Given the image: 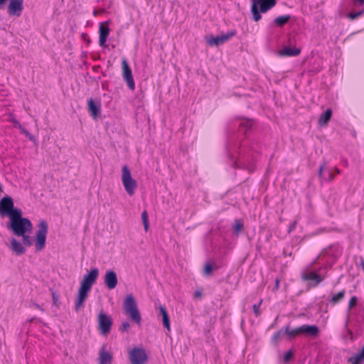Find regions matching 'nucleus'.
<instances>
[{
    "label": "nucleus",
    "mask_w": 364,
    "mask_h": 364,
    "mask_svg": "<svg viewBox=\"0 0 364 364\" xmlns=\"http://www.w3.org/2000/svg\"><path fill=\"white\" fill-rule=\"evenodd\" d=\"M228 151H234L237 154V159L233 162L234 167L251 170L256 160V154L259 153L260 146L254 139L247 138L230 140L228 145Z\"/></svg>",
    "instance_id": "nucleus-1"
},
{
    "label": "nucleus",
    "mask_w": 364,
    "mask_h": 364,
    "mask_svg": "<svg viewBox=\"0 0 364 364\" xmlns=\"http://www.w3.org/2000/svg\"><path fill=\"white\" fill-rule=\"evenodd\" d=\"M32 227L31 220L22 216L21 210L14 213L13 216L9 218V223L7 225V228L18 237L24 233L31 232Z\"/></svg>",
    "instance_id": "nucleus-2"
},
{
    "label": "nucleus",
    "mask_w": 364,
    "mask_h": 364,
    "mask_svg": "<svg viewBox=\"0 0 364 364\" xmlns=\"http://www.w3.org/2000/svg\"><path fill=\"white\" fill-rule=\"evenodd\" d=\"M251 13L252 18L257 22L262 18L261 13H266L274 7L277 0H251Z\"/></svg>",
    "instance_id": "nucleus-3"
},
{
    "label": "nucleus",
    "mask_w": 364,
    "mask_h": 364,
    "mask_svg": "<svg viewBox=\"0 0 364 364\" xmlns=\"http://www.w3.org/2000/svg\"><path fill=\"white\" fill-rule=\"evenodd\" d=\"M124 309L132 320L136 323H140L141 321V314L137 308V304L132 294L127 295L124 301Z\"/></svg>",
    "instance_id": "nucleus-4"
},
{
    "label": "nucleus",
    "mask_w": 364,
    "mask_h": 364,
    "mask_svg": "<svg viewBox=\"0 0 364 364\" xmlns=\"http://www.w3.org/2000/svg\"><path fill=\"white\" fill-rule=\"evenodd\" d=\"M20 210L21 209L14 207V200L11 196H5L0 200L1 216H7L10 218L15 212Z\"/></svg>",
    "instance_id": "nucleus-5"
},
{
    "label": "nucleus",
    "mask_w": 364,
    "mask_h": 364,
    "mask_svg": "<svg viewBox=\"0 0 364 364\" xmlns=\"http://www.w3.org/2000/svg\"><path fill=\"white\" fill-rule=\"evenodd\" d=\"M122 183L124 189L129 196H132L137 188L136 181L132 178L129 167L127 165L122 167Z\"/></svg>",
    "instance_id": "nucleus-6"
},
{
    "label": "nucleus",
    "mask_w": 364,
    "mask_h": 364,
    "mask_svg": "<svg viewBox=\"0 0 364 364\" xmlns=\"http://www.w3.org/2000/svg\"><path fill=\"white\" fill-rule=\"evenodd\" d=\"M98 330L102 335H107L111 331L113 324L112 318L103 310H101L97 316Z\"/></svg>",
    "instance_id": "nucleus-7"
},
{
    "label": "nucleus",
    "mask_w": 364,
    "mask_h": 364,
    "mask_svg": "<svg viewBox=\"0 0 364 364\" xmlns=\"http://www.w3.org/2000/svg\"><path fill=\"white\" fill-rule=\"evenodd\" d=\"M129 359L132 364H146L149 356L144 348L134 347L129 352Z\"/></svg>",
    "instance_id": "nucleus-8"
},
{
    "label": "nucleus",
    "mask_w": 364,
    "mask_h": 364,
    "mask_svg": "<svg viewBox=\"0 0 364 364\" xmlns=\"http://www.w3.org/2000/svg\"><path fill=\"white\" fill-rule=\"evenodd\" d=\"M38 230L36 232V248L37 250H41L46 245V236L48 233V224L45 220H41L38 225Z\"/></svg>",
    "instance_id": "nucleus-9"
},
{
    "label": "nucleus",
    "mask_w": 364,
    "mask_h": 364,
    "mask_svg": "<svg viewBox=\"0 0 364 364\" xmlns=\"http://www.w3.org/2000/svg\"><path fill=\"white\" fill-rule=\"evenodd\" d=\"M236 33L237 31L235 30H230L227 33L220 36H206L205 40L210 46H218L228 41L232 37L235 36Z\"/></svg>",
    "instance_id": "nucleus-10"
},
{
    "label": "nucleus",
    "mask_w": 364,
    "mask_h": 364,
    "mask_svg": "<svg viewBox=\"0 0 364 364\" xmlns=\"http://www.w3.org/2000/svg\"><path fill=\"white\" fill-rule=\"evenodd\" d=\"M99 275V270L97 267L92 268L88 274H85L80 282V287L90 291L92 286L95 283Z\"/></svg>",
    "instance_id": "nucleus-11"
},
{
    "label": "nucleus",
    "mask_w": 364,
    "mask_h": 364,
    "mask_svg": "<svg viewBox=\"0 0 364 364\" xmlns=\"http://www.w3.org/2000/svg\"><path fill=\"white\" fill-rule=\"evenodd\" d=\"M122 77L126 81L127 87L131 90H134L135 89V83L132 75V70L128 64V62L126 58H123L122 61Z\"/></svg>",
    "instance_id": "nucleus-12"
},
{
    "label": "nucleus",
    "mask_w": 364,
    "mask_h": 364,
    "mask_svg": "<svg viewBox=\"0 0 364 364\" xmlns=\"http://www.w3.org/2000/svg\"><path fill=\"white\" fill-rule=\"evenodd\" d=\"M299 335H304L307 337L313 338H317L319 335L320 330L316 325L304 324L298 327Z\"/></svg>",
    "instance_id": "nucleus-13"
},
{
    "label": "nucleus",
    "mask_w": 364,
    "mask_h": 364,
    "mask_svg": "<svg viewBox=\"0 0 364 364\" xmlns=\"http://www.w3.org/2000/svg\"><path fill=\"white\" fill-rule=\"evenodd\" d=\"M110 21H107L105 22H102L100 23L99 27V45L103 48H107V45L106 44V41L108 36L110 33V28L109 27V24Z\"/></svg>",
    "instance_id": "nucleus-14"
},
{
    "label": "nucleus",
    "mask_w": 364,
    "mask_h": 364,
    "mask_svg": "<svg viewBox=\"0 0 364 364\" xmlns=\"http://www.w3.org/2000/svg\"><path fill=\"white\" fill-rule=\"evenodd\" d=\"M8 122L12 123L14 126L16 128H18L22 134H23L28 139L34 143L35 144H37V140L34 135L31 134L26 128H24L21 123L16 119L14 114L10 113L9 114V119Z\"/></svg>",
    "instance_id": "nucleus-15"
},
{
    "label": "nucleus",
    "mask_w": 364,
    "mask_h": 364,
    "mask_svg": "<svg viewBox=\"0 0 364 364\" xmlns=\"http://www.w3.org/2000/svg\"><path fill=\"white\" fill-rule=\"evenodd\" d=\"M104 283L107 289H114L118 283L117 273L112 269H108L104 277Z\"/></svg>",
    "instance_id": "nucleus-16"
},
{
    "label": "nucleus",
    "mask_w": 364,
    "mask_h": 364,
    "mask_svg": "<svg viewBox=\"0 0 364 364\" xmlns=\"http://www.w3.org/2000/svg\"><path fill=\"white\" fill-rule=\"evenodd\" d=\"M87 110L91 117L96 119L101 112V103L100 100H95L92 98L87 100Z\"/></svg>",
    "instance_id": "nucleus-17"
},
{
    "label": "nucleus",
    "mask_w": 364,
    "mask_h": 364,
    "mask_svg": "<svg viewBox=\"0 0 364 364\" xmlns=\"http://www.w3.org/2000/svg\"><path fill=\"white\" fill-rule=\"evenodd\" d=\"M23 0H9L8 13L10 15L20 16L23 9Z\"/></svg>",
    "instance_id": "nucleus-18"
},
{
    "label": "nucleus",
    "mask_w": 364,
    "mask_h": 364,
    "mask_svg": "<svg viewBox=\"0 0 364 364\" xmlns=\"http://www.w3.org/2000/svg\"><path fill=\"white\" fill-rule=\"evenodd\" d=\"M89 291H87V289L79 287L77 297L75 304V311L77 312L80 309V308L84 306V303L88 296Z\"/></svg>",
    "instance_id": "nucleus-19"
},
{
    "label": "nucleus",
    "mask_w": 364,
    "mask_h": 364,
    "mask_svg": "<svg viewBox=\"0 0 364 364\" xmlns=\"http://www.w3.org/2000/svg\"><path fill=\"white\" fill-rule=\"evenodd\" d=\"M89 291H87V289L79 287L77 297L75 304V311L77 312L80 309V308L84 306V303L88 296Z\"/></svg>",
    "instance_id": "nucleus-20"
},
{
    "label": "nucleus",
    "mask_w": 364,
    "mask_h": 364,
    "mask_svg": "<svg viewBox=\"0 0 364 364\" xmlns=\"http://www.w3.org/2000/svg\"><path fill=\"white\" fill-rule=\"evenodd\" d=\"M89 291H87V289L79 287L77 297L75 304V311L77 312L80 309V308L84 306V303L88 296Z\"/></svg>",
    "instance_id": "nucleus-21"
},
{
    "label": "nucleus",
    "mask_w": 364,
    "mask_h": 364,
    "mask_svg": "<svg viewBox=\"0 0 364 364\" xmlns=\"http://www.w3.org/2000/svg\"><path fill=\"white\" fill-rule=\"evenodd\" d=\"M253 121L250 119H243L237 122L239 134H247L251 130Z\"/></svg>",
    "instance_id": "nucleus-22"
},
{
    "label": "nucleus",
    "mask_w": 364,
    "mask_h": 364,
    "mask_svg": "<svg viewBox=\"0 0 364 364\" xmlns=\"http://www.w3.org/2000/svg\"><path fill=\"white\" fill-rule=\"evenodd\" d=\"M105 348L106 346L103 345L99 351V364H110L112 362V355Z\"/></svg>",
    "instance_id": "nucleus-23"
},
{
    "label": "nucleus",
    "mask_w": 364,
    "mask_h": 364,
    "mask_svg": "<svg viewBox=\"0 0 364 364\" xmlns=\"http://www.w3.org/2000/svg\"><path fill=\"white\" fill-rule=\"evenodd\" d=\"M300 53L301 48L296 47H284L282 49L278 51V55L281 57H294L299 55Z\"/></svg>",
    "instance_id": "nucleus-24"
},
{
    "label": "nucleus",
    "mask_w": 364,
    "mask_h": 364,
    "mask_svg": "<svg viewBox=\"0 0 364 364\" xmlns=\"http://www.w3.org/2000/svg\"><path fill=\"white\" fill-rule=\"evenodd\" d=\"M301 278L304 281H314L315 283L313 285L316 287L320 282H321L324 278L316 272H304L301 275Z\"/></svg>",
    "instance_id": "nucleus-25"
},
{
    "label": "nucleus",
    "mask_w": 364,
    "mask_h": 364,
    "mask_svg": "<svg viewBox=\"0 0 364 364\" xmlns=\"http://www.w3.org/2000/svg\"><path fill=\"white\" fill-rule=\"evenodd\" d=\"M11 246L12 251L15 252L16 255H21L26 251L23 245L15 238H12L11 241Z\"/></svg>",
    "instance_id": "nucleus-26"
},
{
    "label": "nucleus",
    "mask_w": 364,
    "mask_h": 364,
    "mask_svg": "<svg viewBox=\"0 0 364 364\" xmlns=\"http://www.w3.org/2000/svg\"><path fill=\"white\" fill-rule=\"evenodd\" d=\"M159 315L161 316V321L164 327L168 331H170L171 323L169 316L166 308L163 306H160L159 307Z\"/></svg>",
    "instance_id": "nucleus-27"
},
{
    "label": "nucleus",
    "mask_w": 364,
    "mask_h": 364,
    "mask_svg": "<svg viewBox=\"0 0 364 364\" xmlns=\"http://www.w3.org/2000/svg\"><path fill=\"white\" fill-rule=\"evenodd\" d=\"M350 364H363L364 363V346L360 351L348 359Z\"/></svg>",
    "instance_id": "nucleus-28"
},
{
    "label": "nucleus",
    "mask_w": 364,
    "mask_h": 364,
    "mask_svg": "<svg viewBox=\"0 0 364 364\" xmlns=\"http://www.w3.org/2000/svg\"><path fill=\"white\" fill-rule=\"evenodd\" d=\"M332 117V110L328 108L323 113H322L318 119V124L321 127L328 124Z\"/></svg>",
    "instance_id": "nucleus-29"
},
{
    "label": "nucleus",
    "mask_w": 364,
    "mask_h": 364,
    "mask_svg": "<svg viewBox=\"0 0 364 364\" xmlns=\"http://www.w3.org/2000/svg\"><path fill=\"white\" fill-rule=\"evenodd\" d=\"M290 19H291V16L289 14L279 16L274 18V24L277 27L282 28L285 24H287Z\"/></svg>",
    "instance_id": "nucleus-30"
},
{
    "label": "nucleus",
    "mask_w": 364,
    "mask_h": 364,
    "mask_svg": "<svg viewBox=\"0 0 364 364\" xmlns=\"http://www.w3.org/2000/svg\"><path fill=\"white\" fill-rule=\"evenodd\" d=\"M345 294L346 291L344 289L338 292L337 294H333L330 299V303L332 305H336L343 299Z\"/></svg>",
    "instance_id": "nucleus-31"
},
{
    "label": "nucleus",
    "mask_w": 364,
    "mask_h": 364,
    "mask_svg": "<svg viewBox=\"0 0 364 364\" xmlns=\"http://www.w3.org/2000/svg\"><path fill=\"white\" fill-rule=\"evenodd\" d=\"M284 329V334H286L289 338H295L299 335V332L298 331V327L295 328H291L289 325L285 326Z\"/></svg>",
    "instance_id": "nucleus-32"
},
{
    "label": "nucleus",
    "mask_w": 364,
    "mask_h": 364,
    "mask_svg": "<svg viewBox=\"0 0 364 364\" xmlns=\"http://www.w3.org/2000/svg\"><path fill=\"white\" fill-rule=\"evenodd\" d=\"M234 232L238 235L244 228V223L241 219H235L232 227Z\"/></svg>",
    "instance_id": "nucleus-33"
},
{
    "label": "nucleus",
    "mask_w": 364,
    "mask_h": 364,
    "mask_svg": "<svg viewBox=\"0 0 364 364\" xmlns=\"http://www.w3.org/2000/svg\"><path fill=\"white\" fill-rule=\"evenodd\" d=\"M141 219L143 222V225L144 227L145 231H148L149 228V215L146 210H144L141 213Z\"/></svg>",
    "instance_id": "nucleus-34"
},
{
    "label": "nucleus",
    "mask_w": 364,
    "mask_h": 364,
    "mask_svg": "<svg viewBox=\"0 0 364 364\" xmlns=\"http://www.w3.org/2000/svg\"><path fill=\"white\" fill-rule=\"evenodd\" d=\"M284 334V329L282 328L275 332L272 337V343H276L277 341Z\"/></svg>",
    "instance_id": "nucleus-35"
},
{
    "label": "nucleus",
    "mask_w": 364,
    "mask_h": 364,
    "mask_svg": "<svg viewBox=\"0 0 364 364\" xmlns=\"http://www.w3.org/2000/svg\"><path fill=\"white\" fill-rule=\"evenodd\" d=\"M23 237V244L26 246L31 247L33 245L32 238L26 233H24L23 235H20Z\"/></svg>",
    "instance_id": "nucleus-36"
},
{
    "label": "nucleus",
    "mask_w": 364,
    "mask_h": 364,
    "mask_svg": "<svg viewBox=\"0 0 364 364\" xmlns=\"http://www.w3.org/2000/svg\"><path fill=\"white\" fill-rule=\"evenodd\" d=\"M326 169V163L321 164L318 168V175L321 180L326 181L327 178L324 177L323 171Z\"/></svg>",
    "instance_id": "nucleus-37"
},
{
    "label": "nucleus",
    "mask_w": 364,
    "mask_h": 364,
    "mask_svg": "<svg viewBox=\"0 0 364 364\" xmlns=\"http://www.w3.org/2000/svg\"><path fill=\"white\" fill-rule=\"evenodd\" d=\"M213 270V267L211 263L207 262L204 266L203 272L205 275H209L212 273Z\"/></svg>",
    "instance_id": "nucleus-38"
},
{
    "label": "nucleus",
    "mask_w": 364,
    "mask_h": 364,
    "mask_svg": "<svg viewBox=\"0 0 364 364\" xmlns=\"http://www.w3.org/2000/svg\"><path fill=\"white\" fill-rule=\"evenodd\" d=\"M364 13V10H361L356 12H350L348 14V16L350 20H355L358 17H359L361 14Z\"/></svg>",
    "instance_id": "nucleus-39"
},
{
    "label": "nucleus",
    "mask_w": 364,
    "mask_h": 364,
    "mask_svg": "<svg viewBox=\"0 0 364 364\" xmlns=\"http://www.w3.org/2000/svg\"><path fill=\"white\" fill-rule=\"evenodd\" d=\"M52 299H53V304L58 307L59 306V296L58 293L55 291H53L52 293Z\"/></svg>",
    "instance_id": "nucleus-40"
},
{
    "label": "nucleus",
    "mask_w": 364,
    "mask_h": 364,
    "mask_svg": "<svg viewBox=\"0 0 364 364\" xmlns=\"http://www.w3.org/2000/svg\"><path fill=\"white\" fill-rule=\"evenodd\" d=\"M262 303V300H260L258 304H255L252 306L254 313L257 317L260 315L259 307H260Z\"/></svg>",
    "instance_id": "nucleus-41"
},
{
    "label": "nucleus",
    "mask_w": 364,
    "mask_h": 364,
    "mask_svg": "<svg viewBox=\"0 0 364 364\" xmlns=\"http://www.w3.org/2000/svg\"><path fill=\"white\" fill-rule=\"evenodd\" d=\"M293 353L291 350H289L285 353L283 357V360L284 363H288L292 358Z\"/></svg>",
    "instance_id": "nucleus-42"
},
{
    "label": "nucleus",
    "mask_w": 364,
    "mask_h": 364,
    "mask_svg": "<svg viewBox=\"0 0 364 364\" xmlns=\"http://www.w3.org/2000/svg\"><path fill=\"white\" fill-rule=\"evenodd\" d=\"M129 326L130 325L128 321L122 322L121 326L119 328V331L122 332L128 331Z\"/></svg>",
    "instance_id": "nucleus-43"
},
{
    "label": "nucleus",
    "mask_w": 364,
    "mask_h": 364,
    "mask_svg": "<svg viewBox=\"0 0 364 364\" xmlns=\"http://www.w3.org/2000/svg\"><path fill=\"white\" fill-rule=\"evenodd\" d=\"M358 299L356 296H352L348 302V311L352 309L357 303Z\"/></svg>",
    "instance_id": "nucleus-44"
},
{
    "label": "nucleus",
    "mask_w": 364,
    "mask_h": 364,
    "mask_svg": "<svg viewBox=\"0 0 364 364\" xmlns=\"http://www.w3.org/2000/svg\"><path fill=\"white\" fill-rule=\"evenodd\" d=\"M349 314L347 315L346 316V322H345V328H346L347 330V332L348 334L350 335H352L353 334V332L351 330H350L348 326V323H349Z\"/></svg>",
    "instance_id": "nucleus-45"
},
{
    "label": "nucleus",
    "mask_w": 364,
    "mask_h": 364,
    "mask_svg": "<svg viewBox=\"0 0 364 364\" xmlns=\"http://www.w3.org/2000/svg\"><path fill=\"white\" fill-rule=\"evenodd\" d=\"M359 316L357 318V321L358 323H364V315H363V310H359Z\"/></svg>",
    "instance_id": "nucleus-46"
},
{
    "label": "nucleus",
    "mask_w": 364,
    "mask_h": 364,
    "mask_svg": "<svg viewBox=\"0 0 364 364\" xmlns=\"http://www.w3.org/2000/svg\"><path fill=\"white\" fill-rule=\"evenodd\" d=\"M296 225V221L294 220L289 227V230H288L289 232H291V231H293L295 229Z\"/></svg>",
    "instance_id": "nucleus-47"
},
{
    "label": "nucleus",
    "mask_w": 364,
    "mask_h": 364,
    "mask_svg": "<svg viewBox=\"0 0 364 364\" xmlns=\"http://www.w3.org/2000/svg\"><path fill=\"white\" fill-rule=\"evenodd\" d=\"M353 4L355 6H362L364 4V0H353Z\"/></svg>",
    "instance_id": "nucleus-48"
},
{
    "label": "nucleus",
    "mask_w": 364,
    "mask_h": 364,
    "mask_svg": "<svg viewBox=\"0 0 364 364\" xmlns=\"http://www.w3.org/2000/svg\"><path fill=\"white\" fill-rule=\"evenodd\" d=\"M104 12H105V9H102V10H101V11H97V10H96V9H94V11H93V12H92V14H93V16H98L99 14H102V13H104Z\"/></svg>",
    "instance_id": "nucleus-49"
},
{
    "label": "nucleus",
    "mask_w": 364,
    "mask_h": 364,
    "mask_svg": "<svg viewBox=\"0 0 364 364\" xmlns=\"http://www.w3.org/2000/svg\"><path fill=\"white\" fill-rule=\"evenodd\" d=\"M334 176H335V175H333L331 171H328V179L327 180L331 181L333 180Z\"/></svg>",
    "instance_id": "nucleus-50"
},
{
    "label": "nucleus",
    "mask_w": 364,
    "mask_h": 364,
    "mask_svg": "<svg viewBox=\"0 0 364 364\" xmlns=\"http://www.w3.org/2000/svg\"><path fill=\"white\" fill-rule=\"evenodd\" d=\"M194 295H195V297L200 296H201V292L199 291H196L195 292Z\"/></svg>",
    "instance_id": "nucleus-51"
},
{
    "label": "nucleus",
    "mask_w": 364,
    "mask_h": 364,
    "mask_svg": "<svg viewBox=\"0 0 364 364\" xmlns=\"http://www.w3.org/2000/svg\"><path fill=\"white\" fill-rule=\"evenodd\" d=\"M279 280L278 279H277L276 282H275V288L276 289L279 288Z\"/></svg>",
    "instance_id": "nucleus-52"
},
{
    "label": "nucleus",
    "mask_w": 364,
    "mask_h": 364,
    "mask_svg": "<svg viewBox=\"0 0 364 364\" xmlns=\"http://www.w3.org/2000/svg\"><path fill=\"white\" fill-rule=\"evenodd\" d=\"M35 307L41 311H43V308L39 304H36Z\"/></svg>",
    "instance_id": "nucleus-53"
},
{
    "label": "nucleus",
    "mask_w": 364,
    "mask_h": 364,
    "mask_svg": "<svg viewBox=\"0 0 364 364\" xmlns=\"http://www.w3.org/2000/svg\"><path fill=\"white\" fill-rule=\"evenodd\" d=\"M360 264H361L363 269H364V262L362 261Z\"/></svg>",
    "instance_id": "nucleus-54"
},
{
    "label": "nucleus",
    "mask_w": 364,
    "mask_h": 364,
    "mask_svg": "<svg viewBox=\"0 0 364 364\" xmlns=\"http://www.w3.org/2000/svg\"><path fill=\"white\" fill-rule=\"evenodd\" d=\"M3 192V188L1 185L0 184V194Z\"/></svg>",
    "instance_id": "nucleus-55"
},
{
    "label": "nucleus",
    "mask_w": 364,
    "mask_h": 364,
    "mask_svg": "<svg viewBox=\"0 0 364 364\" xmlns=\"http://www.w3.org/2000/svg\"><path fill=\"white\" fill-rule=\"evenodd\" d=\"M336 174L339 173V170L338 169H336Z\"/></svg>",
    "instance_id": "nucleus-56"
},
{
    "label": "nucleus",
    "mask_w": 364,
    "mask_h": 364,
    "mask_svg": "<svg viewBox=\"0 0 364 364\" xmlns=\"http://www.w3.org/2000/svg\"><path fill=\"white\" fill-rule=\"evenodd\" d=\"M87 43H90V42H91V41L89 39V40H87Z\"/></svg>",
    "instance_id": "nucleus-57"
}]
</instances>
